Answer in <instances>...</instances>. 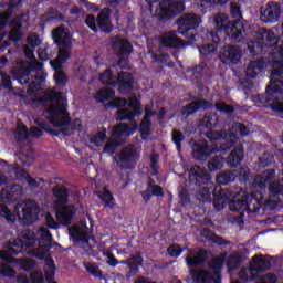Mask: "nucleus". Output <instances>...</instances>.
Instances as JSON below:
<instances>
[{"label": "nucleus", "instance_id": "nucleus-8", "mask_svg": "<svg viewBox=\"0 0 283 283\" xmlns=\"http://www.w3.org/2000/svg\"><path fill=\"white\" fill-rule=\"evenodd\" d=\"M40 212L39 203L34 200L23 201L17 205L13 209V213L6 205H0V216L4 218L7 222H14L18 218L22 224H32V222L39 218Z\"/></svg>", "mask_w": 283, "mask_h": 283}, {"label": "nucleus", "instance_id": "nucleus-40", "mask_svg": "<svg viewBox=\"0 0 283 283\" xmlns=\"http://www.w3.org/2000/svg\"><path fill=\"white\" fill-rule=\"evenodd\" d=\"M235 178H238V175L231 170H228L217 176V182L218 185H229V182H233Z\"/></svg>", "mask_w": 283, "mask_h": 283}, {"label": "nucleus", "instance_id": "nucleus-38", "mask_svg": "<svg viewBox=\"0 0 283 283\" xmlns=\"http://www.w3.org/2000/svg\"><path fill=\"white\" fill-rule=\"evenodd\" d=\"M114 96H116V92L114 90L102 88L95 94V101H97V103H105V101H109L114 98Z\"/></svg>", "mask_w": 283, "mask_h": 283}, {"label": "nucleus", "instance_id": "nucleus-42", "mask_svg": "<svg viewBox=\"0 0 283 283\" xmlns=\"http://www.w3.org/2000/svg\"><path fill=\"white\" fill-rule=\"evenodd\" d=\"M224 167V158L220 156L213 157L209 163H208V169L209 171H218V169H222Z\"/></svg>", "mask_w": 283, "mask_h": 283}, {"label": "nucleus", "instance_id": "nucleus-49", "mask_svg": "<svg viewBox=\"0 0 283 283\" xmlns=\"http://www.w3.org/2000/svg\"><path fill=\"white\" fill-rule=\"evenodd\" d=\"M182 140H185V135H182L181 132L174 129L172 130V142L175 143V145L177 147V151H180Z\"/></svg>", "mask_w": 283, "mask_h": 283}, {"label": "nucleus", "instance_id": "nucleus-19", "mask_svg": "<svg viewBox=\"0 0 283 283\" xmlns=\"http://www.w3.org/2000/svg\"><path fill=\"white\" fill-rule=\"evenodd\" d=\"M219 59L226 65H230V63H239L240 59H242V52L240 48L234 45H226L220 50Z\"/></svg>", "mask_w": 283, "mask_h": 283}, {"label": "nucleus", "instance_id": "nucleus-59", "mask_svg": "<svg viewBox=\"0 0 283 283\" xmlns=\"http://www.w3.org/2000/svg\"><path fill=\"white\" fill-rule=\"evenodd\" d=\"M46 227L49 229H59L60 224L51 213H46Z\"/></svg>", "mask_w": 283, "mask_h": 283}, {"label": "nucleus", "instance_id": "nucleus-55", "mask_svg": "<svg viewBox=\"0 0 283 283\" xmlns=\"http://www.w3.org/2000/svg\"><path fill=\"white\" fill-rule=\"evenodd\" d=\"M148 191H150L153 196H163V187L154 185L153 180H149Z\"/></svg>", "mask_w": 283, "mask_h": 283}, {"label": "nucleus", "instance_id": "nucleus-27", "mask_svg": "<svg viewBox=\"0 0 283 283\" xmlns=\"http://www.w3.org/2000/svg\"><path fill=\"white\" fill-rule=\"evenodd\" d=\"M161 45H164V48H181L182 40L178 38L176 31H170L161 36Z\"/></svg>", "mask_w": 283, "mask_h": 283}, {"label": "nucleus", "instance_id": "nucleus-17", "mask_svg": "<svg viewBox=\"0 0 283 283\" xmlns=\"http://www.w3.org/2000/svg\"><path fill=\"white\" fill-rule=\"evenodd\" d=\"M129 108H123L117 111V120H134L136 116H140V102L136 96H130L128 99ZM133 109V111H132Z\"/></svg>", "mask_w": 283, "mask_h": 283}, {"label": "nucleus", "instance_id": "nucleus-2", "mask_svg": "<svg viewBox=\"0 0 283 283\" xmlns=\"http://www.w3.org/2000/svg\"><path fill=\"white\" fill-rule=\"evenodd\" d=\"M52 247V233L48 228L42 227L34 232L30 230H23L20 237L6 245V251L10 258V261L15 262L23 269V271H31L36 266V262L31 259H14L12 255H19V253H25L27 255H33L38 260H45L44 273L45 280L49 283L54 282V275L56 273V265L54 260L50 258V249Z\"/></svg>", "mask_w": 283, "mask_h": 283}, {"label": "nucleus", "instance_id": "nucleus-41", "mask_svg": "<svg viewBox=\"0 0 283 283\" xmlns=\"http://www.w3.org/2000/svg\"><path fill=\"white\" fill-rule=\"evenodd\" d=\"M118 264H128L130 271H138V266H143V259L140 256H133L118 262Z\"/></svg>", "mask_w": 283, "mask_h": 283}, {"label": "nucleus", "instance_id": "nucleus-15", "mask_svg": "<svg viewBox=\"0 0 283 283\" xmlns=\"http://www.w3.org/2000/svg\"><path fill=\"white\" fill-rule=\"evenodd\" d=\"M282 17V4L275 1H269L260 10V19L263 23H277Z\"/></svg>", "mask_w": 283, "mask_h": 283}, {"label": "nucleus", "instance_id": "nucleus-45", "mask_svg": "<svg viewBox=\"0 0 283 283\" xmlns=\"http://www.w3.org/2000/svg\"><path fill=\"white\" fill-rule=\"evenodd\" d=\"M201 125L207 129H213L218 125V116L208 115L201 120Z\"/></svg>", "mask_w": 283, "mask_h": 283}, {"label": "nucleus", "instance_id": "nucleus-11", "mask_svg": "<svg viewBox=\"0 0 283 283\" xmlns=\"http://www.w3.org/2000/svg\"><path fill=\"white\" fill-rule=\"evenodd\" d=\"M138 129V124L134 123L130 126L127 124H118L113 128L111 137L107 139L104 146V153L111 156L123 145L120 138L123 136H132L136 134Z\"/></svg>", "mask_w": 283, "mask_h": 283}, {"label": "nucleus", "instance_id": "nucleus-22", "mask_svg": "<svg viewBox=\"0 0 283 283\" xmlns=\"http://www.w3.org/2000/svg\"><path fill=\"white\" fill-rule=\"evenodd\" d=\"M30 136L31 138H40V136H43V130L38 127H32L30 133H28V127H25V125L22 123H18L15 138L18 140H28Z\"/></svg>", "mask_w": 283, "mask_h": 283}, {"label": "nucleus", "instance_id": "nucleus-12", "mask_svg": "<svg viewBox=\"0 0 283 283\" xmlns=\"http://www.w3.org/2000/svg\"><path fill=\"white\" fill-rule=\"evenodd\" d=\"M224 264V255L212 259L209 263V270H200L197 273V280L200 283H222L220 269Z\"/></svg>", "mask_w": 283, "mask_h": 283}, {"label": "nucleus", "instance_id": "nucleus-29", "mask_svg": "<svg viewBox=\"0 0 283 283\" xmlns=\"http://www.w3.org/2000/svg\"><path fill=\"white\" fill-rule=\"evenodd\" d=\"M209 107H212L210 103H208L205 99H200L198 102H192L188 106H186L182 111L184 116H191V114H196L198 109H209Z\"/></svg>", "mask_w": 283, "mask_h": 283}, {"label": "nucleus", "instance_id": "nucleus-18", "mask_svg": "<svg viewBox=\"0 0 283 283\" xmlns=\"http://www.w3.org/2000/svg\"><path fill=\"white\" fill-rule=\"evenodd\" d=\"M140 158V153L136 150V146L125 147L118 155V159L116 160L117 166L122 169H127V165H132V163H136Z\"/></svg>", "mask_w": 283, "mask_h": 283}, {"label": "nucleus", "instance_id": "nucleus-46", "mask_svg": "<svg viewBox=\"0 0 283 283\" xmlns=\"http://www.w3.org/2000/svg\"><path fill=\"white\" fill-rule=\"evenodd\" d=\"M216 50H218V45L216 44H208L203 45L199 49V52L201 56L207 57V56H213L216 54Z\"/></svg>", "mask_w": 283, "mask_h": 283}, {"label": "nucleus", "instance_id": "nucleus-36", "mask_svg": "<svg viewBox=\"0 0 283 283\" xmlns=\"http://www.w3.org/2000/svg\"><path fill=\"white\" fill-rule=\"evenodd\" d=\"M19 283H44L43 280V272L42 271H35L31 273L30 279H28L27 275H20L18 277Z\"/></svg>", "mask_w": 283, "mask_h": 283}, {"label": "nucleus", "instance_id": "nucleus-16", "mask_svg": "<svg viewBox=\"0 0 283 283\" xmlns=\"http://www.w3.org/2000/svg\"><path fill=\"white\" fill-rule=\"evenodd\" d=\"M70 235L75 244L87 247L90 242V229L85 222H80L69 229Z\"/></svg>", "mask_w": 283, "mask_h": 283}, {"label": "nucleus", "instance_id": "nucleus-30", "mask_svg": "<svg viewBox=\"0 0 283 283\" xmlns=\"http://www.w3.org/2000/svg\"><path fill=\"white\" fill-rule=\"evenodd\" d=\"M251 268L253 269L254 273H260V271H269L271 268V262L262 255H254L252 258Z\"/></svg>", "mask_w": 283, "mask_h": 283}, {"label": "nucleus", "instance_id": "nucleus-35", "mask_svg": "<svg viewBox=\"0 0 283 283\" xmlns=\"http://www.w3.org/2000/svg\"><path fill=\"white\" fill-rule=\"evenodd\" d=\"M97 25L103 32L112 31V25L109 24V9H104L98 13Z\"/></svg>", "mask_w": 283, "mask_h": 283}, {"label": "nucleus", "instance_id": "nucleus-32", "mask_svg": "<svg viewBox=\"0 0 283 283\" xmlns=\"http://www.w3.org/2000/svg\"><path fill=\"white\" fill-rule=\"evenodd\" d=\"M21 19H28L27 15H22L21 18H17L11 23V30L9 32L10 41H21V28L23 23H21Z\"/></svg>", "mask_w": 283, "mask_h": 283}, {"label": "nucleus", "instance_id": "nucleus-50", "mask_svg": "<svg viewBox=\"0 0 283 283\" xmlns=\"http://www.w3.org/2000/svg\"><path fill=\"white\" fill-rule=\"evenodd\" d=\"M14 269H12L8 263L0 265V275H3L4 277H14Z\"/></svg>", "mask_w": 283, "mask_h": 283}, {"label": "nucleus", "instance_id": "nucleus-13", "mask_svg": "<svg viewBox=\"0 0 283 283\" xmlns=\"http://www.w3.org/2000/svg\"><path fill=\"white\" fill-rule=\"evenodd\" d=\"M99 81L101 83H104V85H111L112 87L119 85V92H132V83H134V77L129 73L123 72L116 80V77H114L112 74V70H106L99 75Z\"/></svg>", "mask_w": 283, "mask_h": 283}, {"label": "nucleus", "instance_id": "nucleus-34", "mask_svg": "<svg viewBox=\"0 0 283 283\" xmlns=\"http://www.w3.org/2000/svg\"><path fill=\"white\" fill-rule=\"evenodd\" d=\"M107 138V129L102 128L96 133L90 135L88 140L93 147H103L105 139Z\"/></svg>", "mask_w": 283, "mask_h": 283}, {"label": "nucleus", "instance_id": "nucleus-9", "mask_svg": "<svg viewBox=\"0 0 283 283\" xmlns=\"http://www.w3.org/2000/svg\"><path fill=\"white\" fill-rule=\"evenodd\" d=\"M190 180H195L196 185H207L200 188L198 199L201 202H211L213 200V207H216V199L220 198V195H216L218 187L214 184H209L211 175L200 166H193L190 169Z\"/></svg>", "mask_w": 283, "mask_h": 283}, {"label": "nucleus", "instance_id": "nucleus-10", "mask_svg": "<svg viewBox=\"0 0 283 283\" xmlns=\"http://www.w3.org/2000/svg\"><path fill=\"white\" fill-rule=\"evenodd\" d=\"M53 196L57 199L53 202L57 222L64 227H70L74 213H76V208L74 206H64L65 202H67V188L64 186H56L53 188Z\"/></svg>", "mask_w": 283, "mask_h": 283}, {"label": "nucleus", "instance_id": "nucleus-23", "mask_svg": "<svg viewBox=\"0 0 283 283\" xmlns=\"http://www.w3.org/2000/svg\"><path fill=\"white\" fill-rule=\"evenodd\" d=\"M154 114H156L154 111L146 107L144 119L139 126V134L143 140H147V138H149V134H151V120L149 118H151Z\"/></svg>", "mask_w": 283, "mask_h": 283}, {"label": "nucleus", "instance_id": "nucleus-1", "mask_svg": "<svg viewBox=\"0 0 283 283\" xmlns=\"http://www.w3.org/2000/svg\"><path fill=\"white\" fill-rule=\"evenodd\" d=\"M214 25L218 32H224L237 43H247L250 56L260 54L263 48H272V74L270 84L264 95H259L258 101L262 107H271L274 112L283 114V48L277 46L279 38L275 29H258L247 33L244 22L237 20L231 22L229 15L219 13L214 15Z\"/></svg>", "mask_w": 283, "mask_h": 283}, {"label": "nucleus", "instance_id": "nucleus-60", "mask_svg": "<svg viewBox=\"0 0 283 283\" xmlns=\"http://www.w3.org/2000/svg\"><path fill=\"white\" fill-rule=\"evenodd\" d=\"M0 74L2 77V87H4V90H12V81L10 80V75L2 72H0Z\"/></svg>", "mask_w": 283, "mask_h": 283}, {"label": "nucleus", "instance_id": "nucleus-3", "mask_svg": "<svg viewBox=\"0 0 283 283\" xmlns=\"http://www.w3.org/2000/svg\"><path fill=\"white\" fill-rule=\"evenodd\" d=\"M244 136H249V129L242 123L233 124L229 133L208 132L207 138H209L214 147L209 148L206 140H191L192 156L196 160H207L214 151H227V149H231Z\"/></svg>", "mask_w": 283, "mask_h": 283}, {"label": "nucleus", "instance_id": "nucleus-7", "mask_svg": "<svg viewBox=\"0 0 283 283\" xmlns=\"http://www.w3.org/2000/svg\"><path fill=\"white\" fill-rule=\"evenodd\" d=\"M53 40L61 48L59 49L57 57L54 61H51L52 67L55 70L54 81L56 85L65 87L67 84V76L65 72L61 70L63 63L70 59V48H72V35L64 28H57L53 30Z\"/></svg>", "mask_w": 283, "mask_h": 283}, {"label": "nucleus", "instance_id": "nucleus-20", "mask_svg": "<svg viewBox=\"0 0 283 283\" xmlns=\"http://www.w3.org/2000/svg\"><path fill=\"white\" fill-rule=\"evenodd\" d=\"M202 23V20L200 17L196 14H185L178 22L179 29L178 32L179 34L186 35L189 30H193V28H198Z\"/></svg>", "mask_w": 283, "mask_h": 283}, {"label": "nucleus", "instance_id": "nucleus-64", "mask_svg": "<svg viewBox=\"0 0 283 283\" xmlns=\"http://www.w3.org/2000/svg\"><path fill=\"white\" fill-rule=\"evenodd\" d=\"M71 129H75L76 132H81L83 129V123L81 119H74L71 123Z\"/></svg>", "mask_w": 283, "mask_h": 283}, {"label": "nucleus", "instance_id": "nucleus-6", "mask_svg": "<svg viewBox=\"0 0 283 283\" xmlns=\"http://www.w3.org/2000/svg\"><path fill=\"white\" fill-rule=\"evenodd\" d=\"M13 78L20 83V85H28L30 78H35L38 82H32L27 90L28 94H34L41 90V84L48 78V73L43 69V63L33 60L29 63L25 61H18L15 69L11 72Z\"/></svg>", "mask_w": 283, "mask_h": 283}, {"label": "nucleus", "instance_id": "nucleus-56", "mask_svg": "<svg viewBox=\"0 0 283 283\" xmlns=\"http://www.w3.org/2000/svg\"><path fill=\"white\" fill-rule=\"evenodd\" d=\"M85 23L91 30H93V32H98V27H96V18L94 15H87Z\"/></svg>", "mask_w": 283, "mask_h": 283}, {"label": "nucleus", "instance_id": "nucleus-51", "mask_svg": "<svg viewBox=\"0 0 283 283\" xmlns=\"http://www.w3.org/2000/svg\"><path fill=\"white\" fill-rule=\"evenodd\" d=\"M250 170L248 167H241L239 170L234 171V175L241 182H245L247 178H249Z\"/></svg>", "mask_w": 283, "mask_h": 283}, {"label": "nucleus", "instance_id": "nucleus-63", "mask_svg": "<svg viewBox=\"0 0 283 283\" xmlns=\"http://www.w3.org/2000/svg\"><path fill=\"white\" fill-rule=\"evenodd\" d=\"M150 167L153 169V175L156 176V174H158V155H151Z\"/></svg>", "mask_w": 283, "mask_h": 283}, {"label": "nucleus", "instance_id": "nucleus-61", "mask_svg": "<svg viewBox=\"0 0 283 283\" xmlns=\"http://www.w3.org/2000/svg\"><path fill=\"white\" fill-rule=\"evenodd\" d=\"M12 180V176L8 172V170L0 171V187H3V185H9V182Z\"/></svg>", "mask_w": 283, "mask_h": 283}, {"label": "nucleus", "instance_id": "nucleus-52", "mask_svg": "<svg viewBox=\"0 0 283 283\" xmlns=\"http://www.w3.org/2000/svg\"><path fill=\"white\" fill-rule=\"evenodd\" d=\"M38 56L40 61H50V57L52 56V53L50 52V46L39 49Z\"/></svg>", "mask_w": 283, "mask_h": 283}, {"label": "nucleus", "instance_id": "nucleus-31", "mask_svg": "<svg viewBox=\"0 0 283 283\" xmlns=\"http://www.w3.org/2000/svg\"><path fill=\"white\" fill-rule=\"evenodd\" d=\"M115 48L119 51L118 56V65H123V55H127L132 52V44H129V41L123 39V38H117L115 39Z\"/></svg>", "mask_w": 283, "mask_h": 283}, {"label": "nucleus", "instance_id": "nucleus-33", "mask_svg": "<svg viewBox=\"0 0 283 283\" xmlns=\"http://www.w3.org/2000/svg\"><path fill=\"white\" fill-rule=\"evenodd\" d=\"M244 160V149L242 147L234 148L227 158L230 167H238Z\"/></svg>", "mask_w": 283, "mask_h": 283}, {"label": "nucleus", "instance_id": "nucleus-14", "mask_svg": "<svg viewBox=\"0 0 283 283\" xmlns=\"http://www.w3.org/2000/svg\"><path fill=\"white\" fill-rule=\"evenodd\" d=\"M185 12V2L182 0H163L159 2V8L156 9L155 14L159 19H169Z\"/></svg>", "mask_w": 283, "mask_h": 283}, {"label": "nucleus", "instance_id": "nucleus-28", "mask_svg": "<svg viewBox=\"0 0 283 283\" xmlns=\"http://www.w3.org/2000/svg\"><path fill=\"white\" fill-rule=\"evenodd\" d=\"M27 45H24V54L27 59H34V49L41 45V40L36 34H30L27 38Z\"/></svg>", "mask_w": 283, "mask_h": 283}, {"label": "nucleus", "instance_id": "nucleus-39", "mask_svg": "<svg viewBox=\"0 0 283 283\" xmlns=\"http://www.w3.org/2000/svg\"><path fill=\"white\" fill-rule=\"evenodd\" d=\"M239 280H241V282H253V280H258V273L253 270L252 266L242 269L239 272Z\"/></svg>", "mask_w": 283, "mask_h": 283}, {"label": "nucleus", "instance_id": "nucleus-58", "mask_svg": "<svg viewBox=\"0 0 283 283\" xmlns=\"http://www.w3.org/2000/svg\"><path fill=\"white\" fill-rule=\"evenodd\" d=\"M168 253L171 255V258H178L182 253V248L178 244L170 245L168 248Z\"/></svg>", "mask_w": 283, "mask_h": 283}, {"label": "nucleus", "instance_id": "nucleus-47", "mask_svg": "<svg viewBox=\"0 0 283 283\" xmlns=\"http://www.w3.org/2000/svg\"><path fill=\"white\" fill-rule=\"evenodd\" d=\"M8 19H10L9 12L0 13V41H3V39H6V32L3 31V28H6V24L8 23Z\"/></svg>", "mask_w": 283, "mask_h": 283}, {"label": "nucleus", "instance_id": "nucleus-26", "mask_svg": "<svg viewBox=\"0 0 283 283\" xmlns=\"http://www.w3.org/2000/svg\"><path fill=\"white\" fill-rule=\"evenodd\" d=\"M275 178V170L268 169L260 175H256L253 181V187L258 189H265L266 185Z\"/></svg>", "mask_w": 283, "mask_h": 283}, {"label": "nucleus", "instance_id": "nucleus-25", "mask_svg": "<svg viewBox=\"0 0 283 283\" xmlns=\"http://www.w3.org/2000/svg\"><path fill=\"white\" fill-rule=\"evenodd\" d=\"M264 70H266V62L264 60H258L248 65L245 74L248 78H258V76H262Z\"/></svg>", "mask_w": 283, "mask_h": 283}, {"label": "nucleus", "instance_id": "nucleus-4", "mask_svg": "<svg viewBox=\"0 0 283 283\" xmlns=\"http://www.w3.org/2000/svg\"><path fill=\"white\" fill-rule=\"evenodd\" d=\"M238 196H240V189L238 188L219 190V197L214 200V209L220 211L228 205L230 211L234 212L242 211L244 213L245 211L247 213H255L260 211L262 200H264L262 192L254 191L251 195H245V202L244 200L237 199Z\"/></svg>", "mask_w": 283, "mask_h": 283}, {"label": "nucleus", "instance_id": "nucleus-53", "mask_svg": "<svg viewBox=\"0 0 283 283\" xmlns=\"http://www.w3.org/2000/svg\"><path fill=\"white\" fill-rule=\"evenodd\" d=\"M214 107L216 109H218V112H224L226 114H233V106L227 105L223 102L217 103Z\"/></svg>", "mask_w": 283, "mask_h": 283}, {"label": "nucleus", "instance_id": "nucleus-48", "mask_svg": "<svg viewBox=\"0 0 283 283\" xmlns=\"http://www.w3.org/2000/svg\"><path fill=\"white\" fill-rule=\"evenodd\" d=\"M230 12H231L232 17L234 19H237L235 21H241V23H243V21H242V13L240 12V3L232 2L230 4Z\"/></svg>", "mask_w": 283, "mask_h": 283}, {"label": "nucleus", "instance_id": "nucleus-5", "mask_svg": "<svg viewBox=\"0 0 283 283\" xmlns=\"http://www.w3.org/2000/svg\"><path fill=\"white\" fill-rule=\"evenodd\" d=\"M34 103L42 107H49V120L53 127H64L70 123V113H67V99L61 92H49L36 97Z\"/></svg>", "mask_w": 283, "mask_h": 283}, {"label": "nucleus", "instance_id": "nucleus-44", "mask_svg": "<svg viewBox=\"0 0 283 283\" xmlns=\"http://www.w3.org/2000/svg\"><path fill=\"white\" fill-rule=\"evenodd\" d=\"M98 198L104 202L105 207H114V197L112 196V192L109 190H104L98 195Z\"/></svg>", "mask_w": 283, "mask_h": 283}, {"label": "nucleus", "instance_id": "nucleus-54", "mask_svg": "<svg viewBox=\"0 0 283 283\" xmlns=\"http://www.w3.org/2000/svg\"><path fill=\"white\" fill-rule=\"evenodd\" d=\"M127 105V99L117 97L113 99L111 103H108L109 107H113L114 109H118L120 107H125Z\"/></svg>", "mask_w": 283, "mask_h": 283}, {"label": "nucleus", "instance_id": "nucleus-21", "mask_svg": "<svg viewBox=\"0 0 283 283\" xmlns=\"http://www.w3.org/2000/svg\"><path fill=\"white\" fill-rule=\"evenodd\" d=\"M23 195V187L14 185L11 187H6L2 189L0 198L2 202L7 205H12V202L19 200V197Z\"/></svg>", "mask_w": 283, "mask_h": 283}, {"label": "nucleus", "instance_id": "nucleus-37", "mask_svg": "<svg viewBox=\"0 0 283 283\" xmlns=\"http://www.w3.org/2000/svg\"><path fill=\"white\" fill-rule=\"evenodd\" d=\"M207 260V251L199 250L197 254L192 258L187 256L186 262L188 266H198V264H202Z\"/></svg>", "mask_w": 283, "mask_h": 283}, {"label": "nucleus", "instance_id": "nucleus-62", "mask_svg": "<svg viewBox=\"0 0 283 283\" xmlns=\"http://www.w3.org/2000/svg\"><path fill=\"white\" fill-rule=\"evenodd\" d=\"M103 255L105 258H108L107 264L109 266H116L118 265V259H116V256H114V254L112 252H104Z\"/></svg>", "mask_w": 283, "mask_h": 283}, {"label": "nucleus", "instance_id": "nucleus-43", "mask_svg": "<svg viewBox=\"0 0 283 283\" xmlns=\"http://www.w3.org/2000/svg\"><path fill=\"white\" fill-rule=\"evenodd\" d=\"M84 266L87 271V273H91L94 277H98L99 280H103V271L98 268L96 264L92 263H84Z\"/></svg>", "mask_w": 283, "mask_h": 283}, {"label": "nucleus", "instance_id": "nucleus-57", "mask_svg": "<svg viewBox=\"0 0 283 283\" xmlns=\"http://www.w3.org/2000/svg\"><path fill=\"white\" fill-rule=\"evenodd\" d=\"M227 266L229 271H233V269H238V266H240V261L237 256H230L228 258Z\"/></svg>", "mask_w": 283, "mask_h": 283}, {"label": "nucleus", "instance_id": "nucleus-24", "mask_svg": "<svg viewBox=\"0 0 283 283\" xmlns=\"http://www.w3.org/2000/svg\"><path fill=\"white\" fill-rule=\"evenodd\" d=\"M8 171H12V174H14L18 180H25L29 187L31 188L39 187V184L32 177H30V175H28L25 170L21 169V167H19V164H13L9 166Z\"/></svg>", "mask_w": 283, "mask_h": 283}]
</instances>
